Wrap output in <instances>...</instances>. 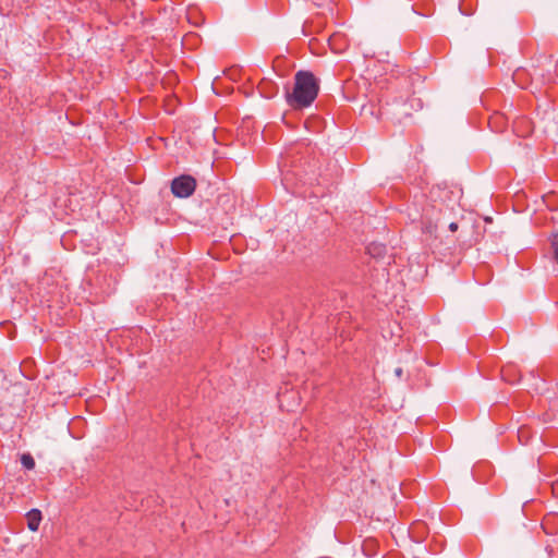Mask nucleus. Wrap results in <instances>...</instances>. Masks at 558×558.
Here are the masks:
<instances>
[{
	"mask_svg": "<svg viewBox=\"0 0 558 558\" xmlns=\"http://www.w3.org/2000/svg\"><path fill=\"white\" fill-rule=\"evenodd\" d=\"M449 230L452 231V232L457 231L458 230V223L457 222H451L449 225Z\"/></svg>",
	"mask_w": 558,
	"mask_h": 558,
	"instance_id": "obj_9",
	"label": "nucleus"
},
{
	"mask_svg": "<svg viewBox=\"0 0 558 558\" xmlns=\"http://www.w3.org/2000/svg\"><path fill=\"white\" fill-rule=\"evenodd\" d=\"M502 376H506V369H501Z\"/></svg>",
	"mask_w": 558,
	"mask_h": 558,
	"instance_id": "obj_13",
	"label": "nucleus"
},
{
	"mask_svg": "<svg viewBox=\"0 0 558 558\" xmlns=\"http://www.w3.org/2000/svg\"><path fill=\"white\" fill-rule=\"evenodd\" d=\"M551 248L554 253V258L558 264V232L555 233L551 238Z\"/></svg>",
	"mask_w": 558,
	"mask_h": 558,
	"instance_id": "obj_8",
	"label": "nucleus"
},
{
	"mask_svg": "<svg viewBox=\"0 0 558 558\" xmlns=\"http://www.w3.org/2000/svg\"><path fill=\"white\" fill-rule=\"evenodd\" d=\"M414 101L420 102L418 99L410 97L404 99L402 97L400 99H396L390 109V113L392 114L393 120L398 123H401L405 118L411 117V110L414 108Z\"/></svg>",
	"mask_w": 558,
	"mask_h": 558,
	"instance_id": "obj_3",
	"label": "nucleus"
},
{
	"mask_svg": "<svg viewBox=\"0 0 558 558\" xmlns=\"http://www.w3.org/2000/svg\"><path fill=\"white\" fill-rule=\"evenodd\" d=\"M527 430L525 428H520L518 433L519 439L522 441V435H525Z\"/></svg>",
	"mask_w": 558,
	"mask_h": 558,
	"instance_id": "obj_10",
	"label": "nucleus"
},
{
	"mask_svg": "<svg viewBox=\"0 0 558 558\" xmlns=\"http://www.w3.org/2000/svg\"><path fill=\"white\" fill-rule=\"evenodd\" d=\"M27 526L31 531L36 532L41 521V512L38 509H32L27 515Z\"/></svg>",
	"mask_w": 558,
	"mask_h": 558,
	"instance_id": "obj_4",
	"label": "nucleus"
},
{
	"mask_svg": "<svg viewBox=\"0 0 558 558\" xmlns=\"http://www.w3.org/2000/svg\"><path fill=\"white\" fill-rule=\"evenodd\" d=\"M498 119H500V117H499V116H495V117H493V118L489 120V124H492L494 120H498Z\"/></svg>",
	"mask_w": 558,
	"mask_h": 558,
	"instance_id": "obj_12",
	"label": "nucleus"
},
{
	"mask_svg": "<svg viewBox=\"0 0 558 558\" xmlns=\"http://www.w3.org/2000/svg\"><path fill=\"white\" fill-rule=\"evenodd\" d=\"M21 463L27 470H33L35 468V460L29 453L22 454Z\"/></svg>",
	"mask_w": 558,
	"mask_h": 558,
	"instance_id": "obj_6",
	"label": "nucleus"
},
{
	"mask_svg": "<svg viewBox=\"0 0 558 558\" xmlns=\"http://www.w3.org/2000/svg\"><path fill=\"white\" fill-rule=\"evenodd\" d=\"M395 373H396V375H397L398 377H401V375H402V368H400V367L396 368Z\"/></svg>",
	"mask_w": 558,
	"mask_h": 558,
	"instance_id": "obj_11",
	"label": "nucleus"
},
{
	"mask_svg": "<svg viewBox=\"0 0 558 558\" xmlns=\"http://www.w3.org/2000/svg\"><path fill=\"white\" fill-rule=\"evenodd\" d=\"M367 251L373 256H379L385 252V246L373 243L367 247Z\"/></svg>",
	"mask_w": 558,
	"mask_h": 558,
	"instance_id": "obj_7",
	"label": "nucleus"
},
{
	"mask_svg": "<svg viewBox=\"0 0 558 558\" xmlns=\"http://www.w3.org/2000/svg\"><path fill=\"white\" fill-rule=\"evenodd\" d=\"M525 126L526 125V131H523L520 136H525L527 135L530 132H531V129H530V121L525 118H520L518 120L514 121V130L517 132H520V126Z\"/></svg>",
	"mask_w": 558,
	"mask_h": 558,
	"instance_id": "obj_5",
	"label": "nucleus"
},
{
	"mask_svg": "<svg viewBox=\"0 0 558 558\" xmlns=\"http://www.w3.org/2000/svg\"><path fill=\"white\" fill-rule=\"evenodd\" d=\"M196 189V181L191 175H180L172 180L171 192L181 198L191 196Z\"/></svg>",
	"mask_w": 558,
	"mask_h": 558,
	"instance_id": "obj_2",
	"label": "nucleus"
},
{
	"mask_svg": "<svg viewBox=\"0 0 558 558\" xmlns=\"http://www.w3.org/2000/svg\"><path fill=\"white\" fill-rule=\"evenodd\" d=\"M319 92L318 81L310 71H298L292 92H286V100L293 109L310 107Z\"/></svg>",
	"mask_w": 558,
	"mask_h": 558,
	"instance_id": "obj_1",
	"label": "nucleus"
}]
</instances>
